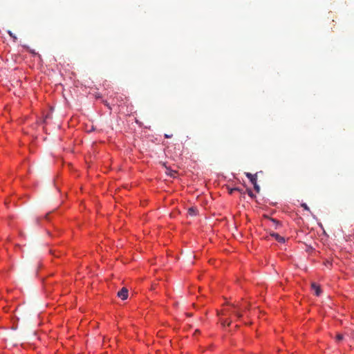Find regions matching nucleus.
Instances as JSON below:
<instances>
[{
  "label": "nucleus",
  "instance_id": "obj_13",
  "mask_svg": "<svg viewBox=\"0 0 354 354\" xmlns=\"http://www.w3.org/2000/svg\"><path fill=\"white\" fill-rule=\"evenodd\" d=\"M248 194L250 197H254L253 192L251 190L248 191Z\"/></svg>",
  "mask_w": 354,
  "mask_h": 354
},
{
  "label": "nucleus",
  "instance_id": "obj_8",
  "mask_svg": "<svg viewBox=\"0 0 354 354\" xmlns=\"http://www.w3.org/2000/svg\"><path fill=\"white\" fill-rule=\"evenodd\" d=\"M189 213L192 215L196 214V211L193 207H190L189 209Z\"/></svg>",
  "mask_w": 354,
  "mask_h": 354
},
{
  "label": "nucleus",
  "instance_id": "obj_6",
  "mask_svg": "<svg viewBox=\"0 0 354 354\" xmlns=\"http://www.w3.org/2000/svg\"><path fill=\"white\" fill-rule=\"evenodd\" d=\"M344 339V335L342 334H337L336 336V339L337 342L342 341Z\"/></svg>",
  "mask_w": 354,
  "mask_h": 354
},
{
  "label": "nucleus",
  "instance_id": "obj_11",
  "mask_svg": "<svg viewBox=\"0 0 354 354\" xmlns=\"http://www.w3.org/2000/svg\"><path fill=\"white\" fill-rule=\"evenodd\" d=\"M233 313L236 315L238 318H241L242 317L241 313H240L239 312L234 311Z\"/></svg>",
  "mask_w": 354,
  "mask_h": 354
},
{
  "label": "nucleus",
  "instance_id": "obj_12",
  "mask_svg": "<svg viewBox=\"0 0 354 354\" xmlns=\"http://www.w3.org/2000/svg\"><path fill=\"white\" fill-rule=\"evenodd\" d=\"M301 207H303V208L307 211L309 210V207L307 206V205L306 203H303L301 204Z\"/></svg>",
  "mask_w": 354,
  "mask_h": 354
},
{
  "label": "nucleus",
  "instance_id": "obj_14",
  "mask_svg": "<svg viewBox=\"0 0 354 354\" xmlns=\"http://www.w3.org/2000/svg\"><path fill=\"white\" fill-rule=\"evenodd\" d=\"M165 138H171L172 135H170V136L169 135H165Z\"/></svg>",
  "mask_w": 354,
  "mask_h": 354
},
{
  "label": "nucleus",
  "instance_id": "obj_3",
  "mask_svg": "<svg viewBox=\"0 0 354 354\" xmlns=\"http://www.w3.org/2000/svg\"><path fill=\"white\" fill-rule=\"evenodd\" d=\"M311 287L314 290L315 294L317 296H319L321 294V288H320L319 286L315 283V282H313L311 284Z\"/></svg>",
  "mask_w": 354,
  "mask_h": 354
},
{
  "label": "nucleus",
  "instance_id": "obj_10",
  "mask_svg": "<svg viewBox=\"0 0 354 354\" xmlns=\"http://www.w3.org/2000/svg\"><path fill=\"white\" fill-rule=\"evenodd\" d=\"M271 221H272V223L276 225V227H277V225H280L279 221H277L276 219L272 218Z\"/></svg>",
  "mask_w": 354,
  "mask_h": 354
},
{
  "label": "nucleus",
  "instance_id": "obj_4",
  "mask_svg": "<svg viewBox=\"0 0 354 354\" xmlns=\"http://www.w3.org/2000/svg\"><path fill=\"white\" fill-rule=\"evenodd\" d=\"M245 175H246L247 178L250 179V180L251 181V183L252 184L254 183L255 180H257V174H254L253 175V174H252V173L246 172Z\"/></svg>",
  "mask_w": 354,
  "mask_h": 354
},
{
  "label": "nucleus",
  "instance_id": "obj_5",
  "mask_svg": "<svg viewBox=\"0 0 354 354\" xmlns=\"http://www.w3.org/2000/svg\"><path fill=\"white\" fill-rule=\"evenodd\" d=\"M253 186H254V190L257 191V192H259L260 188H259V186L257 184V181H255L254 183Z\"/></svg>",
  "mask_w": 354,
  "mask_h": 354
},
{
  "label": "nucleus",
  "instance_id": "obj_2",
  "mask_svg": "<svg viewBox=\"0 0 354 354\" xmlns=\"http://www.w3.org/2000/svg\"><path fill=\"white\" fill-rule=\"evenodd\" d=\"M271 236L274 238L277 241H279L280 243H284L285 242V238L283 236H281L280 234L276 233V232H272L270 234Z\"/></svg>",
  "mask_w": 354,
  "mask_h": 354
},
{
  "label": "nucleus",
  "instance_id": "obj_9",
  "mask_svg": "<svg viewBox=\"0 0 354 354\" xmlns=\"http://www.w3.org/2000/svg\"><path fill=\"white\" fill-rule=\"evenodd\" d=\"M230 323H231L230 321L228 322L227 320H224V321L222 322V325L223 326H225V325L230 326Z\"/></svg>",
  "mask_w": 354,
  "mask_h": 354
},
{
  "label": "nucleus",
  "instance_id": "obj_7",
  "mask_svg": "<svg viewBox=\"0 0 354 354\" xmlns=\"http://www.w3.org/2000/svg\"><path fill=\"white\" fill-rule=\"evenodd\" d=\"M8 34L12 38H14L15 40H17V37L13 34V32L11 30H8Z\"/></svg>",
  "mask_w": 354,
  "mask_h": 354
},
{
  "label": "nucleus",
  "instance_id": "obj_1",
  "mask_svg": "<svg viewBox=\"0 0 354 354\" xmlns=\"http://www.w3.org/2000/svg\"><path fill=\"white\" fill-rule=\"evenodd\" d=\"M129 291L128 289L125 287H123L120 291L118 292V296L120 299L122 300H125L128 298Z\"/></svg>",
  "mask_w": 354,
  "mask_h": 354
}]
</instances>
